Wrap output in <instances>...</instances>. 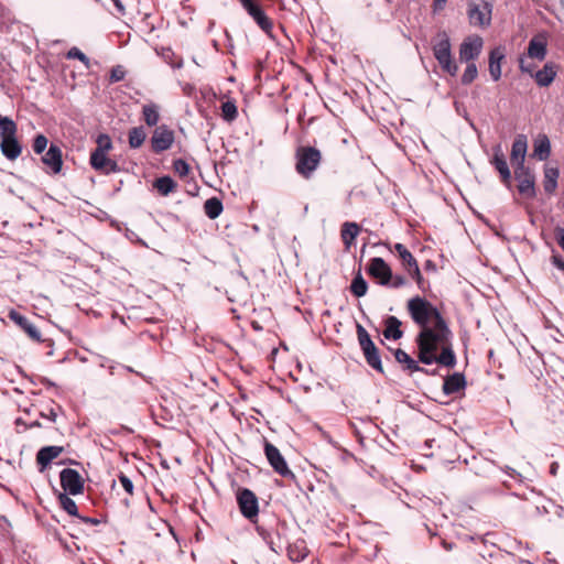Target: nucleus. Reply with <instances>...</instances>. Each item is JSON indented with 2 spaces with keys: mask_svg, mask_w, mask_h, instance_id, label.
I'll use <instances>...</instances> for the list:
<instances>
[{
  "mask_svg": "<svg viewBox=\"0 0 564 564\" xmlns=\"http://www.w3.org/2000/svg\"><path fill=\"white\" fill-rule=\"evenodd\" d=\"M417 359L424 365L437 364L454 368L457 358L453 349V332L445 318L420 329L415 337Z\"/></svg>",
  "mask_w": 564,
  "mask_h": 564,
  "instance_id": "nucleus-1",
  "label": "nucleus"
},
{
  "mask_svg": "<svg viewBox=\"0 0 564 564\" xmlns=\"http://www.w3.org/2000/svg\"><path fill=\"white\" fill-rule=\"evenodd\" d=\"M406 308L412 321L420 326V329L444 318L436 306L419 295L408 301Z\"/></svg>",
  "mask_w": 564,
  "mask_h": 564,
  "instance_id": "nucleus-2",
  "label": "nucleus"
},
{
  "mask_svg": "<svg viewBox=\"0 0 564 564\" xmlns=\"http://www.w3.org/2000/svg\"><path fill=\"white\" fill-rule=\"evenodd\" d=\"M295 170L304 178H311L317 170L321 161L322 153L318 149L311 145H301L295 152Z\"/></svg>",
  "mask_w": 564,
  "mask_h": 564,
  "instance_id": "nucleus-3",
  "label": "nucleus"
},
{
  "mask_svg": "<svg viewBox=\"0 0 564 564\" xmlns=\"http://www.w3.org/2000/svg\"><path fill=\"white\" fill-rule=\"evenodd\" d=\"M433 54L442 69L449 75H456L458 67L453 62L451 40L445 31H440L433 41Z\"/></svg>",
  "mask_w": 564,
  "mask_h": 564,
  "instance_id": "nucleus-4",
  "label": "nucleus"
},
{
  "mask_svg": "<svg viewBox=\"0 0 564 564\" xmlns=\"http://www.w3.org/2000/svg\"><path fill=\"white\" fill-rule=\"evenodd\" d=\"M357 330V338L360 346V349L365 356V359L367 364L375 370L379 372H383L382 361L379 354V350L375 343L372 341L369 333L366 330V328L357 324L356 326Z\"/></svg>",
  "mask_w": 564,
  "mask_h": 564,
  "instance_id": "nucleus-5",
  "label": "nucleus"
},
{
  "mask_svg": "<svg viewBox=\"0 0 564 564\" xmlns=\"http://www.w3.org/2000/svg\"><path fill=\"white\" fill-rule=\"evenodd\" d=\"M492 9L491 0H468L467 15L470 25L482 29L489 26Z\"/></svg>",
  "mask_w": 564,
  "mask_h": 564,
  "instance_id": "nucleus-6",
  "label": "nucleus"
},
{
  "mask_svg": "<svg viewBox=\"0 0 564 564\" xmlns=\"http://www.w3.org/2000/svg\"><path fill=\"white\" fill-rule=\"evenodd\" d=\"M237 502L241 514L256 523L259 514V503L256 494L248 488H240L237 491Z\"/></svg>",
  "mask_w": 564,
  "mask_h": 564,
  "instance_id": "nucleus-7",
  "label": "nucleus"
},
{
  "mask_svg": "<svg viewBox=\"0 0 564 564\" xmlns=\"http://www.w3.org/2000/svg\"><path fill=\"white\" fill-rule=\"evenodd\" d=\"M59 481L64 490L63 494L77 496L84 492V479L75 469L64 468L59 473Z\"/></svg>",
  "mask_w": 564,
  "mask_h": 564,
  "instance_id": "nucleus-8",
  "label": "nucleus"
},
{
  "mask_svg": "<svg viewBox=\"0 0 564 564\" xmlns=\"http://www.w3.org/2000/svg\"><path fill=\"white\" fill-rule=\"evenodd\" d=\"M264 454L270 466L273 468L275 473H278L282 477H295L294 474L290 470L279 448L268 441L264 442Z\"/></svg>",
  "mask_w": 564,
  "mask_h": 564,
  "instance_id": "nucleus-9",
  "label": "nucleus"
},
{
  "mask_svg": "<svg viewBox=\"0 0 564 564\" xmlns=\"http://www.w3.org/2000/svg\"><path fill=\"white\" fill-rule=\"evenodd\" d=\"M367 273L373 278L378 284L382 286L390 285L392 280V270L384 259L380 257H373L369 260L367 267Z\"/></svg>",
  "mask_w": 564,
  "mask_h": 564,
  "instance_id": "nucleus-10",
  "label": "nucleus"
},
{
  "mask_svg": "<svg viewBox=\"0 0 564 564\" xmlns=\"http://www.w3.org/2000/svg\"><path fill=\"white\" fill-rule=\"evenodd\" d=\"M514 177L519 182L518 191L528 198L535 196V178L533 173L524 164L514 167Z\"/></svg>",
  "mask_w": 564,
  "mask_h": 564,
  "instance_id": "nucleus-11",
  "label": "nucleus"
},
{
  "mask_svg": "<svg viewBox=\"0 0 564 564\" xmlns=\"http://www.w3.org/2000/svg\"><path fill=\"white\" fill-rule=\"evenodd\" d=\"M482 39L478 35L468 36L459 46V58L462 62H474L481 53Z\"/></svg>",
  "mask_w": 564,
  "mask_h": 564,
  "instance_id": "nucleus-12",
  "label": "nucleus"
},
{
  "mask_svg": "<svg viewBox=\"0 0 564 564\" xmlns=\"http://www.w3.org/2000/svg\"><path fill=\"white\" fill-rule=\"evenodd\" d=\"M174 141V133L165 126L158 127L151 138L152 150L155 153L163 152L171 148Z\"/></svg>",
  "mask_w": 564,
  "mask_h": 564,
  "instance_id": "nucleus-13",
  "label": "nucleus"
},
{
  "mask_svg": "<svg viewBox=\"0 0 564 564\" xmlns=\"http://www.w3.org/2000/svg\"><path fill=\"white\" fill-rule=\"evenodd\" d=\"M89 162L94 170L104 174L117 173L120 171L118 163L109 159L106 153H90Z\"/></svg>",
  "mask_w": 564,
  "mask_h": 564,
  "instance_id": "nucleus-14",
  "label": "nucleus"
},
{
  "mask_svg": "<svg viewBox=\"0 0 564 564\" xmlns=\"http://www.w3.org/2000/svg\"><path fill=\"white\" fill-rule=\"evenodd\" d=\"M8 317L24 330L31 339L37 343L42 341L41 332L25 316L21 315L15 310H10Z\"/></svg>",
  "mask_w": 564,
  "mask_h": 564,
  "instance_id": "nucleus-15",
  "label": "nucleus"
},
{
  "mask_svg": "<svg viewBox=\"0 0 564 564\" xmlns=\"http://www.w3.org/2000/svg\"><path fill=\"white\" fill-rule=\"evenodd\" d=\"M256 531L271 551L279 554L283 550L282 539L278 531L268 529L263 524H257Z\"/></svg>",
  "mask_w": 564,
  "mask_h": 564,
  "instance_id": "nucleus-16",
  "label": "nucleus"
},
{
  "mask_svg": "<svg viewBox=\"0 0 564 564\" xmlns=\"http://www.w3.org/2000/svg\"><path fill=\"white\" fill-rule=\"evenodd\" d=\"M547 37L545 33L533 36L528 45V56L532 59L543 61L547 54Z\"/></svg>",
  "mask_w": 564,
  "mask_h": 564,
  "instance_id": "nucleus-17",
  "label": "nucleus"
},
{
  "mask_svg": "<svg viewBox=\"0 0 564 564\" xmlns=\"http://www.w3.org/2000/svg\"><path fill=\"white\" fill-rule=\"evenodd\" d=\"M528 150V140L524 134H518L511 147V164L513 167L524 164L525 155Z\"/></svg>",
  "mask_w": 564,
  "mask_h": 564,
  "instance_id": "nucleus-18",
  "label": "nucleus"
},
{
  "mask_svg": "<svg viewBox=\"0 0 564 564\" xmlns=\"http://www.w3.org/2000/svg\"><path fill=\"white\" fill-rule=\"evenodd\" d=\"M42 162L51 170L53 174L59 173L63 166L61 148L52 143L46 153L42 156Z\"/></svg>",
  "mask_w": 564,
  "mask_h": 564,
  "instance_id": "nucleus-19",
  "label": "nucleus"
},
{
  "mask_svg": "<svg viewBox=\"0 0 564 564\" xmlns=\"http://www.w3.org/2000/svg\"><path fill=\"white\" fill-rule=\"evenodd\" d=\"M491 164L500 174L501 181L505 185L510 187L511 184V173L506 161L503 153L501 152L500 145L495 149L494 156L491 160Z\"/></svg>",
  "mask_w": 564,
  "mask_h": 564,
  "instance_id": "nucleus-20",
  "label": "nucleus"
},
{
  "mask_svg": "<svg viewBox=\"0 0 564 564\" xmlns=\"http://www.w3.org/2000/svg\"><path fill=\"white\" fill-rule=\"evenodd\" d=\"M250 17L264 32H269L272 28L270 19L264 13L263 9L253 0L249 6L243 7Z\"/></svg>",
  "mask_w": 564,
  "mask_h": 564,
  "instance_id": "nucleus-21",
  "label": "nucleus"
},
{
  "mask_svg": "<svg viewBox=\"0 0 564 564\" xmlns=\"http://www.w3.org/2000/svg\"><path fill=\"white\" fill-rule=\"evenodd\" d=\"M64 448L62 446H44L36 454V463L40 466V470L43 471L53 459L57 458Z\"/></svg>",
  "mask_w": 564,
  "mask_h": 564,
  "instance_id": "nucleus-22",
  "label": "nucleus"
},
{
  "mask_svg": "<svg viewBox=\"0 0 564 564\" xmlns=\"http://www.w3.org/2000/svg\"><path fill=\"white\" fill-rule=\"evenodd\" d=\"M505 58V50L501 46L495 47L489 53V74L497 82L501 77V62Z\"/></svg>",
  "mask_w": 564,
  "mask_h": 564,
  "instance_id": "nucleus-23",
  "label": "nucleus"
},
{
  "mask_svg": "<svg viewBox=\"0 0 564 564\" xmlns=\"http://www.w3.org/2000/svg\"><path fill=\"white\" fill-rule=\"evenodd\" d=\"M465 376L460 372H454L453 375H449L444 379L443 392L447 395H451L465 389Z\"/></svg>",
  "mask_w": 564,
  "mask_h": 564,
  "instance_id": "nucleus-24",
  "label": "nucleus"
},
{
  "mask_svg": "<svg viewBox=\"0 0 564 564\" xmlns=\"http://www.w3.org/2000/svg\"><path fill=\"white\" fill-rule=\"evenodd\" d=\"M556 77V67L553 63L544 64L543 68L535 72L533 78L538 86L547 87Z\"/></svg>",
  "mask_w": 564,
  "mask_h": 564,
  "instance_id": "nucleus-25",
  "label": "nucleus"
},
{
  "mask_svg": "<svg viewBox=\"0 0 564 564\" xmlns=\"http://www.w3.org/2000/svg\"><path fill=\"white\" fill-rule=\"evenodd\" d=\"M1 152L8 160H15L22 152V147L15 135L3 138L0 143Z\"/></svg>",
  "mask_w": 564,
  "mask_h": 564,
  "instance_id": "nucleus-26",
  "label": "nucleus"
},
{
  "mask_svg": "<svg viewBox=\"0 0 564 564\" xmlns=\"http://www.w3.org/2000/svg\"><path fill=\"white\" fill-rule=\"evenodd\" d=\"M386 328L383 330V336L387 339L398 340L403 336V332L401 330V321L395 316H388L386 318Z\"/></svg>",
  "mask_w": 564,
  "mask_h": 564,
  "instance_id": "nucleus-27",
  "label": "nucleus"
},
{
  "mask_svg": "<svg viewBox=\"0 0 564 564\" xmlns=\"http://www.w3.org/2000/svg\"><path fill=\"white\" fill-rule=\"evenodd\" d=\"M238 116V107L235 99L221 97L220 117L226 122H232Z\"/></svg>",
  "mask_w": 564,
  "mask_h": 564,
  "instance_id": "nucleus-28",
  "label": "nucleus"
},
{
  "mask_svg": "<svg viewBox=\"0 0 564 564\" xmlns=\"http://www.w3.org/2000/svg\"><path fill=\"white\" fill-rule=\"evenodd\" d=\"M360 231L357 223L346 221L341 226L340 236L346 249H349Z\"/></svg>",
  "mask_w": 564,
  "mask_h": 564,
  "instance_id": "nucleus-29",
  "label": "nucleus"
},
{
  "mask_svg": "<svg viewBox=\"0 0 564 564\" xmlns=\"http://www.w3.org/2000/svg\"><path fill=\"white\" fill-rule=\"evenodd\" d=\"M394 358L399 364L404 365V368L411 372H416L422 370V367L419 365L420 361L414 360L406 351L398 348L394 350Z\"/></svg>",
  "mask_w": 564,
  "mask_h": 564,
  "instance_id": "nucleus-30",
  "label": "nucleus"
},
{
  "mask_svg": "<svg viewBox=\"0 0 564 564\" xmlns=\"http://www.w3.org/2000/svg\"><path fill=\"white\" fill-rule=\"evenodd\" d=\"M534 155L540 160L544 161L550 156L551 143L545 134H541L534 142Z\"/></svg>",
  "mask_w": 564,
  "mask_h": 564,
  "instance_id": "nucleus-31",
  "label": "nucleus"
},
{
  "mask_svg": "<svg viewBox=\"0 0 564 564\" xmlns=\"http://www.w3.org/2000/svg\"><path fill=\"white\" fill-rule=\"evenodd\" d=\"M142 116L149 127L156 126L160 120L159 106L153 102L143 105Z\"/></svg>",
  "mask_w": 564,
  "mask_h": 564,
  "instance_id": "nucleus-32",
  "label": "nucleus"
},
{
  "mask_svg": "<svg viewBox=\"0 0 564 564\" xmlns=\"http://www.w3.org/2000/svg\"><path fill=\"white\" fill-rule=\"evenodd\" d=\"M558 175L556 167H545L543 182L545 193L552 194L556 189Z\"/></svg>",
  "mask_w": 564,
  "mask_h": 564,
  "instance_id": "nucleus-33",
  "label": "nucleus"
},
{
  "mask_svg": "<svg viewBox=\"0 0 564 564\" xmlns=\"http://www.w3.org/2000/svg\"><path fill=\"white\" fill-rule=\"evenodd\" d=\"M368 291V283L361 275L360 271L354 276L350 284V292L356 297L365 296Z\"/></svg>",
  "mask_w": 564,
  "mask_h": 564,
  "instance_id": "nucleus-34",
  "label": "nucleus"
},
{
  "mask_svg": "<svg viewBox=\"0 0 564 564\" xmlns=\"http://www.w3.org/2000/svg\"><path fill=\"white\" fill-rule=\"evenodd\" d=\"M154 187L161 195L167 196L170 193L174 192L176 183L170 176H162L155 180Z\"/></svg>",
  "mask_w": 564,
  "mask_h": 564,
  "instance_id": "nucleus-35",
  "label": "nucleus"
},
{
  "mask_svg": "<svg viewBox=\"0 0 564 564\" xmlns=\"http://www.w3.org/2000/svg\"><path fill=\"white\" fill-rule=\"evenodd\" d=\"M147 138V132L142 126L134 127L129 131V145L132 149L140 148Z\"/></svg>",
  "mask_w": 564,
  "mask_h": 564,
  "instance_id": "nucleus-36",
  "label": "nucleus"
},
{
  "mask_svg": "<svg viewBox=\"0 0 564 564\" xmlns=\"http://www.w3.org/2000/svg\"><path fill=\"white\" fill-rule=\"evenodd\" d=\"M59 506L69 514L74 517L78 516V508L76 502L69 497L68 494H58L57 496Z\"/></svg>",
  "mask_w": 564,
  "mask_h": 564,
  "instance_id": "nucleus-37",
  "label": "nucleus"
},
{
  "mask_svg": "<svg viewBox=\"0 0 564 564\" xmlns=\"http://www.w3.org/2000/svg\"><path fill=\"white\" fill-rule=\"evenodd\" d=\"M15 132H17L15 122L11 118L3 117L0 115V137H1V139L13 137V135H15Z\"/></svg>",
  "mask_w": 564,
  "mask_h": 564,
  "instance_id": "nucleus-38",
  "label": "nucleus"
},
{
  "mask_svg": "<svg viewBox=\"0 0 564 564\" xmlns=\"http://www.w3.org/2000/svg\"><path fill=\"white\" fill-rule=\"evenodd\" d=\"M394 250L398 253V256L400 257L403 265L406 267V269L412 268V265L417 263L415 258L412 256V253L406 249V247L404 245L399 243V242L395 243Z\"/></svg>",
  "mask_w": 564,
  "mask_h": 564,
  "instance_id": "nucleus-39",
  "label": "nucleus"
},
{
  "mask_svg": "<svg viewBox=\"0 0 564 564\" xmlns=\"http://www.w3.org/2000/svg\"><path fill=\"white\" fill-rule=\"evenodd\" d=\"M97 148L91 153H107L112 149V141L106 133H100L96 139Z\"/></svg>",
  "mask_w": 564,
  "mask_h": 564,
  "instance_id": "nucleus-40",
  "label": "nucleus"
},
{
  "mask_svg": "<svg viewBox=\"0 0 564 564\" xmlns=\"http://www.w3.org/2000/svg\"><path fill=\"white\" fill-rule=\"evenodd\" d=\"M478 75L477 66L474 62H469L465 68L464 74L462 75V84L469 85L471 84Z\"/></svg>",
  "mask_w": 564,
  "mask_h": 564,
  "instance_id": "nucleus-41",
  "label": "nucleus"
},
{
  "mask_svg": "<svg viewBox=\"0 0 564 564\" xmlns=\"http://www.w3.org/2000/svg\"><path fill=\"white\" fill-rule=\"evenodd\" d=\"M408 272L409 274L412 276V279L415 280L419 289H421L422 291H424V279L421 274V271H420V268H419V264L415 263L414 265H412V268H409L408 269Z\"/></svg>",
  "mask_w": 564,
  "mask_h": 564,
  "instance_id": "nucleus-42",
  "label": "nucleus"
},
{
  "mask_svg": "<svg viewBox=\"0 0 564 564\" xmlns=\"http://www.w3.org/2000/svg\"><path fill=\"white\" fill-rule=\"evenodd\" d=\"M47 138L43 134H37L33 141V151L36 154H41L47 147Z\"/></svg>",
  "mask_w": 564,
  "mask_h": 564,
  "instance_id": "nucleus-43",
  "label": "nucleus"
},
{
  "mask_svg": "<svg viewBox=\"0 0 564 564\" xmlns=\"http://www.w3.org/2000/svg\"><path fill=\"white\" fill-rule=\"evenodd\" d=\"M519 68L522 73L530 74L531 77H533L535 73V64L533 62H528L524 57H520Z\"/></svg>",
  "mask_w": 564,
  "mask_h": 564,
  "instance_id": "nucleus-44",
  "label": "nucleus"
},
{
  "mask_svg": "<svg viewBox=\"0 0 564 564\" xmlns=\"http://www.w3.org/2000/svg\"><path fill=\"white\" fill-rule=\"evenodd\" d=\"M173 169H174L175 173H177L180 176L187 175V173L189 171L188 164L182 159H177L174 161Z\"/></svg>",
  "mask_w": 564,
  "mask_h": 564,
  "instance_id": "nucleus-45",
  "label": "nucleus"
},
{
  "mask_svg": "<svg viewBox=\"0 0 564 564\" xmlns=\"http://www.w3.org/2000/svg\"><path fill=\"white\" fill-rule=\"evenodd\" d=\"M126 76V70L122 66L118 65V66H115L112 67L111 72H110V83H117V82H120Z\"/></svg>",
  "mask_w": 564,
  "mask_h": 564,
  "instance_id": "nucleus-46",
  "label": "nucleus"
},
{
  "mask_svg": "<svg viewBox=\"0 0 564 564\" xmlns=\"http://www.w3.org/2000/svg\"><path fill=\"white\" fill-rule=\"evenodd\" d=\"M67 57L68 58H76V59H79L80 62H83L85 65H88L89 63V58L77 47H72L68 52H67Z\"/></svg>",
  "mask_w": 564,
  "mask_h": 564,
  "instance_id": "nucleus-47",
  "label": "nucleus"
},
{
  "mask_svg": "<svg viewBox=\"0 0 564 564\" xmlns=\"http://www.w3.org/2000/svg\"><path fill=\"white\" fill-rule=\"evenodd\" d=\"M119 481H120L121 486L123 487V489L129 495L133 494V482L131 481V479L128 476H126L124 474H120Z\"/></svg>",
  "mask_w": 564,
  "mask_h": 564,
  "instance_id": "nucleus-48",
  "label": "nucleus"
},
{
  "mask_svg": "<svg viewBox=\"0 0 564 564\" xmlns=\"http://www.w3.org/2000/svg\"><path fill=\"white\" fill-rule=\"evenodd\" d=\"M406 279L402 275H392V280L390 281V285L388 288L399 289L406 284Z\"/></svg>",
  "mask_w": 564,
  "mask_h": 564,
  "instance_id": "nucleus-49",
  "label": "nucleus"
},
{
  "mask_svg": "<svg viewBox=\"0 0 564 564\" xmlns=\"http://www.w3.org/2000/svg\"><path fill=\"white\" fill-rule=\"evenodd\" d=\"M554 235H555V239H556L558 246L564 251V228L556 227L555 230H554Z\"/></svg>",
  "mask_w": 564,
  "mask_h": 564,
  "instance_id": "nucleus-50",
  "label": "nucleus"
},
{
  "mask_svg": "<svg viewBox=\"0 0 564 564\" xmlns=\"http://www.w3.org/2000/svg\"><path fill=\"white\" fill-rule=\"evenodd\" d=\"M552 263L560 271L564 272V259L560 254L554 253L552 256Z\"/></svg>",
  "mask_w": 564,
  "mask_h": 564,
  "instance_id": "nucleus-51",
  "label": "nucleus"
},
{
  "mask_svg": "<svg viewBox=\"0 0 564 564\" xmlns=\"http://www.w3.org/2000/svg\"><path fill=\"white\" fill-rule=\"evenodd\" d=\"M223 203L219 197L214 196V219L217 218L223 212Z\"/></svg>",
  "mask_w": 564,
  "mask_h": 564,
  "instance_id": "nucleus-52",
  "label": "nucleus"
},
{
  "mask_svg": "<svg viewBox=\"0 0 564 564\" xmlns=\"http://www.w3.org/2000/svg\"><path fill=\"white\" fill-rule=\"evenodd\" d=\"M447 0H433V11L434 12H440L442 11L444 8H445V4H446Z\"/></svg>",
  "mask_w": 564,
  "mask_h": 564,
  "instance_id": "nucleus-53",
  "label": "nucleus"
},
{
  "mask_svg": "<svg viewBox=\"0 0 564 564\" xmlns=\"http://www.w3.org/2000/svg\"><path fill=\"white\" fill-rule=\"evenodd\" d=\"M204 212L206 214V216L212 219V212H213V208H212V198H208L205 200L204 203Z\"/></svg>",
  "mask_w": 564,
  "mask_h": 564,
  "instance_id": "nucleus-54",
  "label": "nucleus"
},
{
  "mask_svg": "<svg viewBox=\"0 0 564 564\" xmlns=\"http://www.w3.org/2000/svg\"><path fill=\"white\" fill-rule=\"evenodd\" d=\"M503 471H506L508 474V476H510L511 478H518V477H521V475L516 470L513 469L512 467L510 466H505L502 468Z\"/></svg>",
  "mask_w": 564,
  "mask_h": 564,
  "instance_id": "nucleus-55",
  "label": "nucleus"
},
{
  "mask_svg": "<svg viewBox=\"0 0 564 564\" xmlns=\"http://www.w3.org/2000/svg\"><path fill=\"white\" fill-rule=\"evenodd\" d=\"M417 372H423L424 375L426 376H437L438 375V370L437 369H426L424 367H422V370H419Z\"/></svg>",
  "mask_w": 564,
  "mask_h": 564,
  "instance_id": "nucleus-56",
  "label": "nucleus"
},
{
  "mask_svg": "<svg viewBox=\"0 0 564 564\" xmlns=\"http://www.w3.org/2000/svg\"><path fill=\"white\" fill-rule=\"evenodd\" d=\"M41 416L47 417L50 421L55 422L57 415H56L55 411L53 409H51L48 415L41 413Z\"/></svg>",
  "mask_w": 564,
  "mask_h": 564,
  "instance_id": "nucleus-57",
  "label": "nucleus"
},
{
  "mask_svg": "<svg viewBox=\"0 0 564 564\" xmlns=\"http://www.w3.org/2000/svg\"><path fill=\"white\" fill-rule=\"evenodd\" d=\"M82 521L90 524H98L99 520L89 517H79Z\"/></svg>",
  "mask_w": 564,
  "mask_h": 564,
  "instance_id": "nucleus-58",
  "label": "nucleus"
},
{
  "mask_svg": "<svg viewBox=\"0 0 564 564\" xmlns=\"http://www.w3.org/2000/svg\"><path fill=\"white\" fill-rule=\"evenodd\" d=\"M113 1V4L116 6V8L118 9V11L120 13H124V7L122 4V2L120 0H112Z\"/></svg>",
  "mask_w": 564,
  "mask_h": 564,
  "instance_id": "nucleus-59",
  "label": "nucleus"
},
{
  "mask_svg": "<svg viewBox=\"0 0 564 564\" xmlns=\"http://www.w3.org/2000/svg\"><path fill=\"white\" fill-rule=\"evenodd\" d=\"M442 546L446 551H451V550H453L454 544L452 542H447L446 540H442Z\"/></svg>",
  "mask_w": 564,
  "mask_h": 564,
  "instance_id": "nucleus-60",
  "label": "nucleus"
},
{
  "mask_svg": "<svg viewBox=\"0 0 564 564\" xmlns=\"http://www.w3.org/2000/svg\"><path fill=\"white\" fill-rule=\"evenodd\" d=\"M41 382L47 387H55V383L47 378H42Z\"/></svg>",
  "mask_w": 564,
  "mask_h": 564,
  "instance_id": "nucleus-61",
  "label": "nucleus"
},
{
  "mask_svg": "<svg viewBox=\"0 0 564 564\" xmlns=\"http://www.w3.org/2000/svg\"><path fill=\"white\" fill-rule=\"evenodd\" d=\"M556 516L558 518H564V508L563 507H558L557 510H556Z\"/></svg>",
  "mask_w": 564,
  "mask_h": 564,
  "instance_id": "nucleus-62",
  "label": "nucleus"
},
{
  "mask_svg": "<svg viewBox=\"0 0 564 564\" xmlns=\"http://www.w3.org/2000/svg\"><path fill=\"white\" fill-rule=\"evenodd\" d=\"M164 411V414L161 416L164 421H170L172 419V415L170 413H167L164 409H162Z\"/></svg>",
  "mask_w": 564,
  "mask_h": 564,
  "instance_id": "nucleus-63",
  "label": "nucleus"
},
{
  "mask_svg": "<svg viewBox=\"0 0 564 564\" xmlns=\"http://www.w3.org/2000/svg\"><path fill=\"white\" fill-rule=\"evenodd\" d=\"M556 469H557V464L556 463H553L551 465V474L555 475L556 474Z\"/></svg>",
  "mask_w": 564,
  "mask_h": 564,
  "instance_id": "nucleus-64",
  "label": "nucleus"
}]
</instances>
